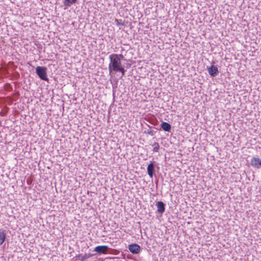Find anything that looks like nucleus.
<instances>
[{"label": "nucleus", "instance_id": "obj_1", "mask_svg": "<svg viewBox=\"0 0 261 261\" xmlns=\"http://www.w3.org/2000/svg\"><path fill=\"white\" fill-rule=\"evenodd\" d=\"M106 58L101 56L99 55V64L101 63V60L103 62L104 60L106 59L107 61V63L109 62V60L110 61L109 63V68L110 71L112 70L114 71L117 72L118 70L122 67L121 63V59H123L124 58L123 56L122 55H117V54H112L110 56H108L107 55H105Z\"/></svg>", "mask_w": 261, "mask_h": 261}, {"label": "nucleus", "instance_id": "obj_2", "mask_svg": "<svg viewBox=\"0 0 261 261\" xmlns=\"http://www.w3.org/2000/svg\"><path fill=\"white\" fill-rule=\"evenodd\" d=\"M36 73L38 76L43 80L46 81V68L45 67L37 66L36 69Z\"/></svg>", "mask_w": 261, "mask_h": 261}, {"label": "nucleus", "instance_id": "obj_3", "mask_svg": "<svg viewBox=\"0 0 261 261\" xmlns=\"http://www.w3.org/2000/svg\"><path fill=\"white\" fill-rule=\"evenodd\" d=\"M206 69L208 73L211 77H215L219 74V72L218 68L214 65H212L210 66H207Z\"/></svg>", "mask_w": 261, "mask_h": 261}, {"label": "nucleus", "instance_id": "obj_4", "mask_svg": "<svg viewBox=\"0 0 261 261\" xmlns=\"http://www.w3.org/2000/svg\"><path fill=\"white\" fill-rule=\"evenodd\" d=\"M128 248L133 254H138L141 251L140 246L137 244H132L128 245Z\"/></svg>", "mask_w": 261, "mask_h": 261}, {"label": "nucleus", "instance_id": "obj_5", "mask_svg": "<svg viewBox=\"0 0 261 261\" xmlns=\"http://www.w3.org/2000/svg\"><path fill=\"white\" fill-rule=\"evenodd\" d=\"M250 165L257 169L261 168V159L258 157H253L251 159Z\"/></svg>", "mask_w": 261, "mask_h": 261}, {"label": "nucleus", "instance_id": "obj_6", "mask_svg": "<svg viewBox=\"0 0 261 261\" xmlns=\"http://www.w3.org/2000/svg\"><path fill=\"white\" fill-rule=\"evenodd\" d=\"M157 206L156 212L160 214H163L165 211V204L163 201H158L156 203Z\"/></svg>", "mask_w": 261, "mask_h": 261}, {"label": "nucleus", "instance_id": "obj_7", "mask_svg": "<svg viewBox=\"0 0 261 261\" xmlns=\"http://www.w3.org/2000/svg\"><path fill=\"white\" fill-rule=\"evenodd\" d=\"M147 171L149 177L152 178L155 173L154 165L153 162H151L148 165Z\"/></svg>", "mask_w": 261, "mask_h": 261}, {"label": "nucleus", "instance_id": "obj_8", "mask_svg": "<svg viewBox=\"0 0 261 261\" xmlns=\"http://www.w3.org/2000/svg\"><path fill=\"white\" fill-rule=\"evenodd\" d=\"M161 128L164 131L167 132H170L171 130V125L168 122H162L160 125Z\"/></svg>", "mask_w": 261, "mask_h": 261}, {"label": "nucleus", "instance_id": "obj_9", "mask_svg": "<svg viewBox=\"0 0 261 261\" xmlns=\"http://www.w3.org/2000/svg\"><path fill=\"white\" fill-rule=\"evenodd\" d=\"M110 248L106 245H99V254H105L109 252Z\"/></svg>", "mask_w": 261, "mask_h": 261}, {"label": "nucleus", "instance_id": "obj_10", "mask_svg": "<svg viewBox=\"0 0 261 261\" xmlns=\"http://www.w3.org/2000/svg\"><path fill=\"white\" fill-rule=\"evenodd\" d=\"M6 240V233L4 230H0V245L3 244Z\"/></svg>", "mask_w": 261, "mask_h": 261}, {"label": "nucleus", "instance_id": "obj_11", "mask_svg": "<svg viewBox=\"0 0 261 261\" xmlns=\"http://www.w3.org/2000/svg\"><path fill=\"white\" fill-rule=\"evenodd\" d=\"M76 1V0H64V5L65 6L69 7L71 4L75 3Z\"/></svg>", "mask_w": 261, "mask_h": 261}, {"label": "nucleus", "instance_id": "obj_12", "mask_svg": "<svg viewBox=\"0 0 261 261\" xmlns=\"http://www.w3.org/2000/svg\"><path fill=\"white\" fill-rule=\"evenodd\" d=\"M152 146L153 147V152H158L159 149V147H160L159 143L157 142H155L152 145Z\"/></svg>", "mask_w": 261, "mask_h": 261}, {"label": "nucleus", "instance_id": "obj_13", "mask_svg": "<svg viewBox=\"0 0 261 261\" xmlns=\"http://www.w3.org/2000/svg\"><path fill=\"white\" fill-rule=\"evenodd\" d=\"M115 21L116 22V24L118 26L124 25V23L121 22V20H118V19H116Z\"/></svg>", "mask_w": 261, "mask_h": 261}, {"label": "nucleus", "instance_id": "obj_14", "mask_svg": "<svg viewBox=\"0 0 261 261\" xmlns=\"http://www.w3.org/2000/svg\"><path fill=\"white\" fill-rule=\"evenodd\" d=\"M118 71L121 72L122 73V76H123L124 75L126 70L123 67H121L118 70Z\"/></svg>", "mask_w": 261, "mask_h": 261}, {"label": "nucleus", "instance_id": "obj_15", "mask_svg": "<svg viewBox=\"0 0 261 261\" xmlns=\"http://www.w3.org/2000/svg\"><path fill=\"white\" fill-rule=\"evenodd\" d=\"M154 132L153 131V130H148L146 132V133L149 135H151V136H153L154 134Z\"/></svg>", "mask_w": 261, "mask_h": 261}, {"label": "nucleus", "instance_id": "obj_16", "mask_svg": "<svg viewBox=\"0 0 261 261\" xmlns=\"http://www.w3.org/2000/svg\"><path fill=\"white\" fill-rule=\"evenodd\" d=\"M85 258H86V256H83L82 258L80 259L82 261H83Z\"/></svg>", "mask_w": 261, "mask_h": 261}, {"label": "nucleus", "instance_id": "obj_17", "mask_svg": "<svg viewBox=\"0 0 261 261\" xmlns=\"http://www.w3.org/2000/svg\"><path fill=\"white\" fill-rule=\"evenodd\" d=\"M99 142H100V144H99V146H100L102 144V143L101 141H99ZM102 144L106 145V143L105 142V141H102Z\"/></svg>", "mask_w": 261, "mask_h": 261}, {"label": "nucleus", "instance_id": "obj_18", "mask_svg": "<svg viewBox=\"0 0 261 261\" xmlns=\"http://www.w3.org/2000/svg\"><path fill=\"white\" fill-rule=\"evenodd\" d=\"M98 246H97L95 248L94 250L96 251H98Z\"/></svg>", "mask_w": 261, "mask_h": 261}, {"label": "nucleus", "instance_id": "obj_19", "mask_svg": "<svg viewBox=\"0 0 261 261\" xmlns=\"http://www.w3.org/2000/svg\"><path fill=\"white\" fill-rule=\"evenodd\" d=\"M100 157L103 160H105V159L104 158V155H102V156H100Z\"/></svg>", "mask_w": 261, "mask_h": 261}, {"label": "nucleus", "instance_id": "obj_20", "mask_svg": "<svg viewBox=\"0 0 261 261\" xmlns=\"http://www.w3.org/2000/svg\"><path fill=\"white\" fill-rule=\"evenodd\" d=\"M99 162H100L101 163H103L102 162H101V161H100V160L99 159Z\"/></svg>", "mask_w": 261, "mask_h": 261}]
</instances>
